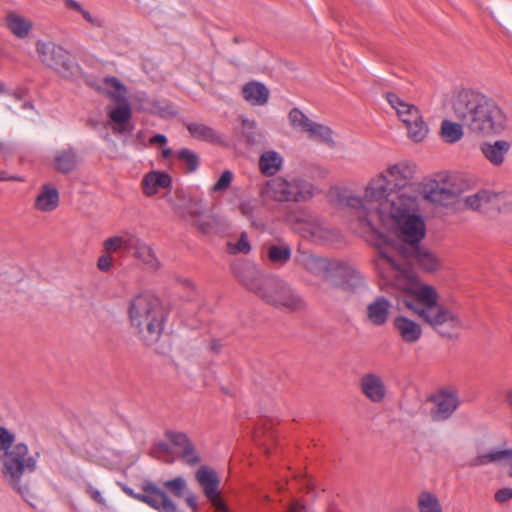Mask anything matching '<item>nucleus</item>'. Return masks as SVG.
Returning <instances> with one entry per match:
<instances>
[{
	"instance_id": "obj_1",
	"label": "nucleus",
	"mask_w": 512,
	"mask_h": 512,
	"mask_svg": "<svg viewBox=\"0 0 512 512\" xmlns=\"http://www.w3.org/2000/svg\"><path fill=\"white\" fill-rule=\"evenodd\" d=\"M402 207L395 209V203L385 202L383 212L389 213L393 218V225L397 230L398 239L379 234L376 248L380 259L374 261V265L381 277L388 279L382 268V262L387 263L393 272H395V285L401 289L404 284L401 273L396 270L382 255L380 250L386 251L390 257L400 266V268L411 270L410 264L413 262L425 272L432 273L439 269L440 261L430 250L420 246L421 240L425 237L426 227L423 218L420 215L411 213L414 200L404 199Z\"/></svg>"
},
{
	"instance_id": "obj_28",
	"label": "nucleus",
	"mask_w": 512,
	"mask_h": 512,
	"mask_svg": "<svg viewBox=\"0 0 512 512\" xmlns=\"http://www.w3.org/2000/svg\"><path fill=\"white\" fill-rule=\"evenodd\" d=\"M59 204V192L55 187L50 184H44L41 191L36 197L35 207L41 211H52Z\"/></svg>"
},
{
	"instance_id": "obj_54",
	"label": "nucleus",
	"mask_w": 512,
	"mask_h": 512,
	"mask_svg": "<svg viewBox=\"0 0 512 512\" xmlns=\"http://www.w3.org/2000/svg\"><path fill=\"white\" fill-rule=\"evenodd\" d=\"M156 453L170 454L171 448L166 442L158 441L153 444L150 455L156 457Z\"/></svg>"
},
{
	"instance_id": "obj_43",
	"label": "nucleus",
	"mask_w": 512,
	"mask_h": 512,
	"mask_svg": "<svg viewBox=\"0 0 512 512\" xmlns=\"http://www.w3.org/2000/svg\"><path fill=\"white\" fill-rule=\"evenodd\" d=\"M66 7L68 9L75 10V11L79 12L83 16V18L86 21H88L91 25H93L95 27H103L104 26V21L102 19L97 18V17H93L91 15V13L89 11L85 10L80 5V3H78L77 1H75V0H67Z\"/></svg>"
},
{
	"instance_id": "obj_10",
	"label": "nucleus",
	"mask_w": 512,
	"mask_h": 512,
	"mask_svg": "<svg viewBox=\"0 0 512 512\" xmlns=\"http://www.w3.org/2000/svg\"><path fill=\"white\" fill-rule=\"evenodd\" d=\"M176 200L170 198L168 202L175 212L182 211L181 217L190 222L198 231L208 234L213 229V221L206 215V208L201 199L187 195L183 190L175 192Z\"/></svg>"
},
{
	"instance_id": "obj_27",
	"label": "nucleus",
	"mask_w": 512,
	"mask_h": 512,
	"mask_svg": "<svg viewBox=\"0 0 512 512\" xmlns=\"http://www.w3.org/2000/svg\"><path fill=\"white\" fill-rule=\"evenodd\" d=\"M501 461H508L511 464L509 476L512 477V449L491 450L488 453L478 455L469 462V466L479 467Z\"/></svg>"
},
{
	"instance_id": "obj_42",
	"label": "nucleus",
	"mask_w": 512,
	"mask_h": 512,
	"mask_svg": "<svg viewBox=\"0 0 512 512\" xmlns=\"http://www.w3.org/2000/svg\"><path fill=\"white\" fill-rule=\"evenodd\" d=\"M408 137L412 139L414 142L423 141L428 134V126L424 122L423 118L415 121L412 125L406 126Z\"/></svg>"
},
{
	"instance_id": "obj_23",
	"label": "nucleus",
	"mask_w": 512,
	"mask_h": 512,
	"mask_svg": "<svg viewBox=\"0 0 512 512\" xmlns=\"http://www.w3.org/2000/svg\"><path fill=\"white\" fill-rule=\"evenodd\" d=\"M511 145L506 140H496L493 143L483 142L480 146L481 152L485 158L495 166L504 162L505 155L508 153Z\"/></svg>"
},
{
	"instance_id": "obj_19",
	"label": "nucleus",
	"mask_w": 512,
	"mask_h": 512,
	"mask_svg": "<svg viewBox=\"0 0 512 512\" xmlns=\"http://www.w3.org/2000/svg\"><path fill=\"white\" fill-rule=\"evenodd\" d=\"M360 389L373 403H380L386 397V387L382 378L375 373H366L360 379Z\"/></svg>"
},
{
	"instance_id": "obj_21",
	"label": "nucleus",
	"mask_w": 512,
	"mask_h": 512,
	"mask_svg": "<svg viewBox=\"0 0 512 512\" xmlns=\"http://www.w3.org/2000/svg\"><path fill=\"white\" fill-rule=\"evenodd\" d=\"M171 187L172 177L163 171H151L142 180L143 193L149 197L155 195L160 188L171 189Z\"/></svg>"
},
{
	"instance_id": "obj_47",
	"label": "nucleus",
	"mask_w": 512,
	"mask_h": 512,
	"mask_svg": "<svg viewBox=\"0 0 512 512\" xmlns=\"http://www.w3.org/2000/svg\"><path fill=\"white\" fill-rule=\"evenodd\" d=\"M233 180V173L230 170H224L216 183L212 187L213 192H223L229 188Z\"/></svg>"
},
{
	"instance_id": "obj_11",
	"label": "nucleus",
	"mask_w": 512,
	"mask_h": 512,
	"mask_svg": "<svg viewBox=\"0 0 512 512\" xmlns=\"http://www.w3.org/2000/svg\"><path fill=\"white\" fill-rule=\"evenodd\" d=\"M142 492H135L128 486H123V492L131 498L145 503L158 512H179L176 503L169 497L165 490L151 480H143Z\"/></svg>"
},
{
	"instance_id": "obj_33",
	"label": "nucleus",
	"mask_w": 512,
	"mask_h": 512,
	"mask_svg": "<svg viewBox=\"0 0 512 512\" xmlns=\"http://www.w3.org/2000/svg\"><path fill=\"white\" fill-rule=\"evenodd\" d=\"M465 125L455 123L450 120H443L440 128V135L445 143H456L463 137V127Z\"/></svg>"
},
{
	"instance_id": "obj_25",
	"label": "nucleus",
	"mask_w": 512,
	"mask_h": 512,
	"mask_svg": "<svg viewBox=\"0 0 512 512\" xmlns=\"http://www.w3.org/2000/svg\"><path fill=\"white\" fill-rule=\"evenodd\" d=\"M189 134L196 140L205 141L212 144H224V140L220 136V134L212 127L197 123L191 122L185 124Z\"/></svg>"
},
{
	"instance_id": "obj_61",
	"label": "nucleus",
	"mask_w": 512,
	"mask_h": 512,
	"mask_svg": "<svg viewBox=\"0 0 512 512\" xmlns=\"http://www.w3.org/2000/svg\"><path fill=\"white\" fill-rule=\"evenodd\" d=\"M149 142L151 145L163 146L167 143V137L163 134H155L149 139Z\"/></svg>"
},
{
	"instance_id": "obj_31",
	"label": "nucleus",
	"mask_w": 512,
	"mask_h": 512,
	"mask_svg": "<svg viewBox=\"0 0 512 512\" xmlns=\"http://www.w3.org/2000/svg\"><path fill=\"white\" fill-rule=\"evenodd\" d=\"M282 158L275 151L264 152L259 158L260 171L266 176L275 175L281 167Z\"/></svg>"
},
{
	"instance_id": "obj_12",
	"label": "nucleus",
	"mask_w": 512,
	"mask_h": 512,
	"mask_svg": "<svg viewBox=\"0 0 512 512\" xmlns=\"http://www.w3.org/2000/svg\"><path fill=\"white\" fill-rule=\"evenodd\" d=\"M333 288L356 293L365 285L364 276L349 262L336 259L327 281Z\"/></svg>"
},
{
	"instance_id": "obj_30",
	"label": "nucleus",
	"mask_w": 512,
	"mask_h": 512,
	"mask_svg": "<svg viewBox=\"0 0 512 512\" xmlns=\"http://www.w3.org/2000/svg\"><path fill=\"white\" fill-rule=\"evenodd\" d=\"M292 251L287 243L271 244L267 248L268 260L278 266H284L291 259Z\"/></svg>"
},
{
	"instance_id": "obj_37",
	"label": "nucleus",
	"mask_w": 512,
	"mask_h": 512,
	"mask_svg": "<svg viewBox=\"0 0 512 512\" xmlns=\"http://www.w3.org/2000/svg\"><path fill=\"white\" fill-rule=\"evenodd\" d=\"M260 138L261 135L257 131L255 123L249 120H243L240 139L244 141L247 146L252 147L259 143Z\"/></svg>"
},
{
	"instance_id": "obj_3",
	"label": "nucleus",
	"mask_w": 512,
	"mask_h": 512,
	"mask_svg": "<svg viewBox=\"0 0 512 512\" xmlns=\"http://www.w3.org/2000/svg\"><path fill=\"white\" fill-rule=\"evenodd\" d=\"M15 442V434L6 427L0 426V455L1 476L7 486L16 492L30 506L35 499L34 487L36 479L34 474L37 470V457L29 455V448L24 442Z\"/></svg>"
},
{
	"instance_id": "obj_59",
	"label": "nucleus",
	"mask_w": 512,
	"mask_h": 512,
	"mask_svg": "<svg viewBox=\"0 0 512 512\" xmlns=\"http://www.w3.org/2000/svg\"><path fill=\"white\" fill-rule=\"evenodd\" d=\"M185 502L190 507L192 512L198 511V503H197V495L193 493L191 490H188L185 495Z\"/></svg>"
},
{
	"instance_id": "obj_22",
	"label": "nucleus",
	"mask_w": 512,
	"mask_h": 512,
	"mask_svg": "<svg viewBox=\"0 0 512 512\" xmlns=\"http://www.w3.org/2000/svg\"><path fill=\"white\" fill-rule=\"evenodd\" d=\"M393 326L405 343H416L422 336L421 326L403 315L394 318Z\"/></svg>"
},
{
	"instance_id": "obj_29",
	"label": "nucleus",
	"mask_w": 512,
	"mask_h": 512,
	"mask_svg": "<svg viewBox=\"0 0 512 512\" xmlns=\"http://www.w3.org/2000/svg\"><path fill=\"white\" fill-rule=\"evenodd\" d=\"M242 93L245 100L257 105L266 104L269 98V90L267 87L255 81L246 83L243 86Z\"/></svg>"
},
{
	"instance_id": "obj_58",
	"label": "nucleus",
	"mask_w": 512,
	"mask_h": 512,
	"mask_svg": "<svg viewBox=\"0 0 512 512\" xmlns=\"http://www.w3.org/2000/svg\"><path fill=\"white\" fill-rule=\"evenodd\" d=\"M97 267L102 272H108L112 267V258L109 255H102L97 261Z\"/></svg>"
},
{
	"instance_id": "obj_55",
	"label": "nucleus",
	"mask_w": 512,
	"mask_h": 512,
	"mask_svg": "<svg viewBox=\"0 0 512 512\" xmlns=\"http://www.w3.org/2000/svg\"><path fill=\"white\" fill-rule=\"evenodd\" d=\"M501 213H512V192L502 191Z\"/></svg>"
},
{
	"instance_id": "obj_20",
	"label": "nucleus",
	"mask_w": 512,
	"mask_h": 512,
	"mask_svg": "<svg viewBox=\"0 0 512 512\" xmlns=\"http://www.w3.org/2000/svg\"><path fill=\"white\" fill-rule=\"evenodd\" d=\"M195 479L203 488L204 495L208 500H212L218 495L220 479L215 470L202 465L196 471Z\"/></svg>"
},
{
	"instance_id": "obj_52",
	"label": "nucleus",
	"mask_w": 512,
	"mask_h": 512,
	"mask_svg": "<svg viewBox=\"0 0 512 512\" xmlns=\"http://www.w3.org/2000/svg\"><path fill=\"white\" fill-rule=\"evenodd\" d=\"M494 499L498 503H505L512 499V488H501L494 494Z\"/></svg>"
},
{
	"instance_id": "obj_63",
	"label": "nucleus",
	"mask_w": 512,
	"mask_h": 512,
	"mask_svg": "<svg viewBox=\"0 0 512 512\" xmlns=\"http://www.w3.org/2000/svg\"><path fill=\"white\" fill-rule=\"evenodd\" d=\"M13 153L11 146L0 142V156L7 157Z\"/></svg>"
},
{
	"instance_id": "obj_6",
	"label": "nucleus",
	"mask_w": 512,
	"mask_h": 512,
	"mask_svg": "<svg viewBox=\"0 0 512 512\" xmlns=\"http://www.w3.org/2000/svg\"><path fill=\"white\" fill-rule=\"evenodd\" d=\"M128 315L131 327L136 330L139 339L146 346H152L162 335L169 309L159 297L144 293L130 300Z\"/></svg>"
},
{
	"instance_id": "obj_35",
	"label": "nucleus",
	"mask_w": 512,
	"mask_h": 512,
	"mask_svg": "<svg viewBox=\"0 0 512 512\" xmlns=\"http://www.w3.org/2000/svg\"><path fill=\"white\" fill-rule=\"evenodd\" d=\"M337 201L339 202V204H342L344 206H347V207H350V208H353V209H361L363 211H370V207H368V204H372L374 202L377 203V206L379 205V201L377 200H372V199H369L366 197V193L364 194V198H361L359 196H355V195H344V194H341L339 193L337 195Z\"/></svg>"
},
{
	"instance_id": "obj_4",
	"label": "nucleus",
	"mask_w": 512,
	"mask_h": 512,
	"mask_svg": "<svg viewBox=\"0 0 512 512\" xmlns=\"http://www.w3.org/2000/svg\"><path fill=\"white\" fill-rule=\"evenodd\" d=\"M456 118L471 132L481 135L501 133L506 116L496 102L472 90H462L453 101Z\"/></svg>"
},
{
	"instance_id": "obj_44",
	"label": "nucleus",
	"mask_w": 512,
	"mask_h": 512,
	"mask_svg": "<svg viewBox=\"0 0 512 512\" xmlns=\"http://www.w3.org/2000/svg\"><path fill=\"white\" fill-rule=\"evenodd\" d=\"M179 458L189 466H195L201 462V458L195 451V446L193 443L188 444V446L182 449Z\"/></svg>"
},
{
	"instance_id": "obj_50",
	"label": "nucleus",
	"mask_w": 512,
	"mask_h": 512,
	"mask_svg": "<svg viewBox=\"0 0 512 512\" xmlns=\"http://www.w3.org/2000/svg\"><path fill=\"white\" fill-rule=\"evenodd\" d=\"M104 83L115 89L114 92L110 91L111 93H121L124 95V93L126 92V87L124 86V84L114 76L105 77Z\"/></svg>"
},
{
	"instance_id": "obj_13",
	"label": "nucleus",
	"mask_w": 512,
	"mask_h": 512,
	"mask_svg": "<svg viewBox=\"0 0 512 512\" xmlns=\"http://www.w3.org/2000/svg\"><path fill=\"white\" fill-rule=\"evenodd\" d=\"M273 186L274 197L278 201H306L312 197V185L302 179H296L292 182L282 180L276 184H267Z\"/></svg>"
},
{
	"instance_id": "obj_2",
	"label": "nucleus",
	"mask_w": 512,
	"mask_h": 512,
	"mask_svg": "<svg viewBox=\"0 0 512 512\" xmlns=\"http://www.w3.org/2000/svg\"><path fill=\"white\" fill-rule=\"evenodd\" d=\"M380 252L381 255L401 273L404 280V284L400 285L401 290L412 296L423 306L420 307L412 300L407 299L404 300V305L417 314L442 337H450V333L447 329L460 327L461 321L458 316L447 307L438 304L437 290L431 285L421 283L418 276L411 270L400 268L386 251L381 249Z\"/></svg>"
},
{
	"instance_id": "obj_45",
	"label": "nucleus",
	"mask_w": 512,
	"mask_h": 512,
	"mask_svg": "<svg viewBox=\"0 0 512 512\" xmlns=\"http://www.w3.org/2000/svg\"><path fill=\"white\" fill-rule=\"evenodd\" d=\"M165 437L172 443L173 446L182 447V449L188 446V444L192 443L187 434L184 432L167 430L165 432Z\"/></svg>"
},
{
	"instance_id": "obj_9",
	"label": "nucleus",
	"mask_w": 512,
	"mask_h": 512,
	"mask_svg": "<svg viewBox=\"0 0 512 512\" xmlns=\"http://www.w3.org/2000/svg\"><path fill=\"white\" fill-rule=\"evenodd\" d=\"M36 50L40 61L56 70L62 77L70 80L83 79L85 82H88L80 65L74 61L72 55L62 46L56 45L54 42L38 41L36 43Z\"/></svg>"
},
{
	"instance_id": "obj_18",
	"label": "nucleus",
	"mask_w": 512,
	"mask_h": 512,
	"mask_svg": "<svg viewBox=\"0 0 512 512\" xmlns=\"http://www.w3.org/2000/svg\"><path fill=\"white\" fill-rule=\"evenodd\" d=\"M295 261L301 263L309 273L320 277L323 281L327 282L335 258H323L315 255H302L301 259L296 257Z\"/></svg>"
},
{
	"instance_id": "obj_39",
	"label": "nucleus",
	"mask_w": 512,
	"mask_h": 512,
	"mask_svg": "<svg viewBox=\"0 0 512 512\" xmlns=\"http://www.w3.org/2000/svg\"><path fill=\"white\" fill-rule=\"evenodd\" d=\"M418 507L420 512H442L439 500L430 492L420 494Z\"/></svg>"
},
{
	"instance_id": "obj_5",
	"label": "nucleus",
	"mask_w": 512,
	"mask_h": 512,
	"mask_svg": "<svg viewBox=\"0 0 512 512\" xmlns=\"http://www.w3.org/2000/svg\"><path fill=\"white\" fill-rule=\"evenodd\" d=\"M413 177L412 168L406 163H397L390 166L386 173L381 172L376 178L370 180L366 187V197L379 201V205L374 207L376 214L382 222L393 218L389 213H384L382 208L385 202L393 201L395 209L402 207L404 199L410 198L414 200L415 205L411 213H415L417 209V199L415 196L406 195L401 192Z\"/></svg>"
},
{
	"instance_id": "obj_62",
	"label": "nucleus",
	"mask_w": 512,
	"mask_h": 512,
	"mask_svg": "<svg viewBox=\"0 0 512 512\" xmlns=\"http://www.w3.org/2000/svg\"><path fill=\"white\" fill-rule=\"evenodd\" d=\"M287 512H306V507L298 501H293L289 505Z\"/></svg>"
},
{
	"instance_id": "obj_51",
	"label": "nucleus",
	"mask_w": 512,
	"mask_h": 512,
	"mask_svg": "<svg viewBox=\"0 0 512 512\" xmlns=\"http://www.w3.org/2000/svg\"><path fill=\"white\" fill-rule=\"evenodd\" d=\"M288 219L291 222L295 223H309L311 220V215L306 211H299V212H290L288 214Z\"/></svg>"
},
{
	"instance_id": "obj_36",
	"label": "nucleus",
	"mask_w": 512,
	"mask_h": 512,
	"mask_svg": "<svg viewBox=\"0 0 512 512\" xmlns=\"http://www.w3.org/2000/svg\"><path fill=\"white\" fill-rule=\"evenodd\" d=\"M160 488L168 490L171 495L176 498L184 497L185 493L189 490L186 480L178 476L174 479L161 482Z\"/></svg>"
},
{
	"instance_id": "obj_7",
	"label": "nucleus",
	"mask_w": 512,
	"mask_h": 512,
	"mask_svg": "<svg viewBox=\"0 0 512 512\" xmlns=\"http://www.w3.org/2000/svg\"><path fill=\"white\" fill-rule=\"evenodd\" d=\"M257 296L266 304L278 309L299 311L305 308V301L298 292L275 274H266Z\"/></svg>"
},
{
	"instance_id": "obj_26",
	"label": "nucleus",
	"mask_w": 512,
	"mask_h": 512,
	"mask_svg": "<svg viewBox=\"0 0 512 512\" xmlns=\"http://www.w3.org/2000/svg\"><path fill=\"white\" fill-rule=\"evenodd\" d=\"M78 154L74 148L69 147L56 152L54 156V169L61 174H69L78 165Z\"/></svg>"
},
{
	"instance_id": "obj_48",
	"label": "nucleus",
	"mask_w": 512,
	"mask_h": 512,
	"mask_svg": "<svg viewBox=\"0 0 512 512\" xmlns=\"http://www.w3.org/2000/svg\"><path fill=\"white\" fill-rule=\"evenodd\" d=\"M406 114L401 121L405 124V126L412 125L415 121L420 120L422 115L419 109L413 104H407L406 106Z\"/></svg>"
},
{
	"instance_id": "obj_16",
	"label": "nucleus",
	"mask_w": 512,
	"mask_h": 512,
	"mask_svg": "<svg viewBox=\"0 0 512 512\" xmlns=\"http://www.w3.org/2000/svg\"><path fill=\"white\" fill-rule=\"evenodd\" d=\"M427 401L435 405L430 410V417L435 422L449 419L460 405L457 394L447 390H441L437 394L430 395Z\"/></svg>"
},
{
	"instance_id": "obj_46",
	"label": "nucleus",
	"mask_w": 512,
	"mask_h": 512,
	"mask_svg": "<svg viewBox=\"0 0 512 512\" xmlns=\"http://www.w3.org/2000/svg\"><path fill=\"white\" fill-rule=\"evenodd\" d=\"M229 251L233 254H248L251 251V245L245 232L241 233L236 244L229 243Z\"/></svg>"
},
{
	"instance_id": "obj_57",
	"label": "nucleus",
	"mask_w": 512,
	"mask_h": 512,
	"mask_svg": "<svg viewBox=\"0 0 512 512\" xmlns=\"http://www.w3.org/2000/svg\"><path fill=\"white\" fill-rule=\"evenodd\" d=\"M239 210L243 216L253 222L255 207L249 202H241Z\"/></svg>"
},
{
	"instance_id": "obj_40",
	"label": "nucleus",
	"mask_w": 512,
	"mask_h": 512,
	"mask_svg": "<svg viewBox=\"0 0 512 512\" xmlns=\"http://www.w3.org/2000/svg\"><path fill=\"white\" fill-rule=\"evenodd\" d=\"M288 118L293 128L303 132H307L313 122L298 108L291 109Z\"/></svg>"
},
{
	"instance_id": "obj_38",
	"label": "nucleus",
	"mask_w": 512,
	"mask_h": 512,
	"mask_svg": "<svg viewBox=\"0 0 512 512\" xmlns=\"http://www.w3.org/2000/svg\"><path fill=\"white\" fill-rule=\"evenodd\" d=\"M307 133H309L311 138H319L322 142L326 143L330 147L334 146V141L332 138L333 131L328 126L312 122L310 128H308Z\"/></svg>"
},
{
	"instance_id": "obj_8",
	"label": "nucleus",
	"mask_w": 512,
	"mask_h": 512,
	"mask_svg": "<svg viewBox=\"0 0 512 512\" xmlns=\"http://www.w3.org/2000/svg\"><path fill=\"white\" fill-rule=\"evenodd\" d=\"M468 184L457 175H450L440 181H432L425 185V198L430 202L440 204L444 207H451L455 210H464L465 197L463 192Z\"/></svg>"
},
{
	"instance_id": "obj_41",
	"label": "nucleus",
	"mask_w": 512,
	"mask_h": 512,
	"mask_svg": "<svg viewBox=\"0 0 512 512\" xmlns=\"http://www.w3.org/2000/svg\"><path fill=\"white\" fill-rule=\"evenodd\" d=\"M150 112L164 119L173 118L177 115V111L171 104L159 100L150 101Z\"/></svg>"
},
{
	"instance_id": "obj_14",
	"label": "nucleus",
	"mask_w": 512,
	"mask_h": 512,
	"mask_svg": "<svg viewBox=\"0 0 512 512\" xmlns=\"http://www.w3.org/2000/svg\"><path fill=\"white\" fill-rule=\"evenodd\" d=\"M466 208L482 214L501 213L502 192L481 189L478 192L465 196Z\"/></svg>"
},
{
	"instance_id": "obj_56",
	"label": "nucleus",
	"mask_w": 512,
	"mask_h": 512,
	"mask_svg": "<svg viewBox=\"0 0 512 512\" xmlns=\"http://www.w3.org/2000/svg\"><path fill=\"white\" fill-rule=\"evenodd\" d=\"M385 98L388 101V103L396 110L399 106L404 107L407 106L408 103L403 101L393 92H387L385 94Z\"/></svg>"
},
{
	"instance_id": "obj_60",
	"label": "nucleus",
	"mask_w": 512,
	"mask_h": 512,
	"mask_svg": "<svg viewBox=\"0 0 512 512\" xmlns=\"http://www.w3.org/2000/svg\"><path fill=\"white\" fill-rule=\"evenodd\" d=\"M216 512H229L228 506L222 499L219 498V494L212 500H209Z\"/></svg>"
},
{
	"instance_id": "obj_34",
	"label": "nucleus",
	"mask_w": 512,
	"mask_h": 512,
	"mask_svg": "<svg viewBox=\"0 0 512 512\" xmlns=\"http://www.w3.org/2000/svg\"><path fill=\"white\" fill-rule=\"evenodd\" d=\"M175 157L189 174L197 171L201 161L199 155L189 148H181L175 153Z\"/></svg>"
},
{
	"instance_id": "obj_17",
	"label": "nucleus",
	"mask_w": 512,
	"mask_h": 512,
	"mask_svg": "<svg viewBox=\"0 0 512 512\" xmlns=\"http://www.w3.org/2000/svg\"><path fill=\"white\" fill-rule=\"evenodd\" d=\"M231 272L241 285L256 295L262 285V280L266 276L256 265L247 261L233 263Z\"/></svg>"
},
{
	"instance_id": "obj_53",
	"label": "nucleus",
	"mask_w": 512,
	"mask_h": 512,
	"mask_svg": "<svg viewBox=\"0 0 512 512\" xmlns=\"http://www.w3.org/2000/svg\"><path fill=\"white\" fill-rule=\"evenodd\" d=\"M122 243H123V240L121 237H118V236L110 237L104 241V248L108 252L116 251L118 248L121 247Z\"/></svg>"
},
{
	"instance_id": "obj_49",
	"label": "nucleus",
	"mask_w": 512,
	"mask_h": 512,
	"mask_svg": "<svg viewBox=\"0 0 512 512\" xmlns=\"http://www.w3.org/2000/svg\"><path fill=\"white\" fill-rule=\"evenodd\" d=\"M85 492L94 502L101 506H106V500L103 498L101 492L97 488L88 484L85 488Z\"/></svg>"
},
{
	"instance_id": "obj_32",
	"label": "nucleus",
	"mask_w": 512,
	"mask_h": 512,
	"mask_svg": "<svg viewBox=\"0 0 512 512\" xmlns=\"http://www.w3.org/2000/svg\"><path fill=\"white\" fill-rule=\"evenodd\" d=\"M7 27L18 38H25L32 28V23L26 18L20 17L14 12L8 13Z\"/></svg>"
},
{
	"instance_id": "obj_15",
	"label": "nucleus",
	"mask_w": 512,
	"mask_h": 512,
	"mask_svg": "<svg viewBox=\"0 0 512 512\" xmlns=\"http://www.w3.org/2000/svg\"><path fill=\"white\" fill-rule=\"evenodd\" d=\"M118 105L108 112L109 119L113 123V132L118 134L131 133L133 126L131 125L132 110L125 96L121 93L107 92Z\"/></svg>"
},
{
	"instance_id": "obj_24",
	"label": "nucleus",
	"mask_w": 512,
	"mask_h": 512,
	"mask_svg": "<svg viewBox=\"0 0 512 512\" xmlns=\"http://www.w3.org/2000/svg\"><path fill=\"white\" fill-rule=\"evenodd\" d=\"M390 301L384 296L376 298L367 306V317L375 326L384 325L389 317Z\"/></svg>"
},
{
	"instance_id": "obj_64",
	"label": "nucleus",
	"mask_w": 512,
	"mask_h": 512,
	"mask_svg": "<svg viewBox=\"0 0 512 512\" xmlns=\"http://www.w3.org/2000/svg\"><path fill=\"white\" fill-rule=\"evenodd\" d=\"M19 176L8 175L5 171H0V181H21Z\"/></svg>"
}]
</instances>
